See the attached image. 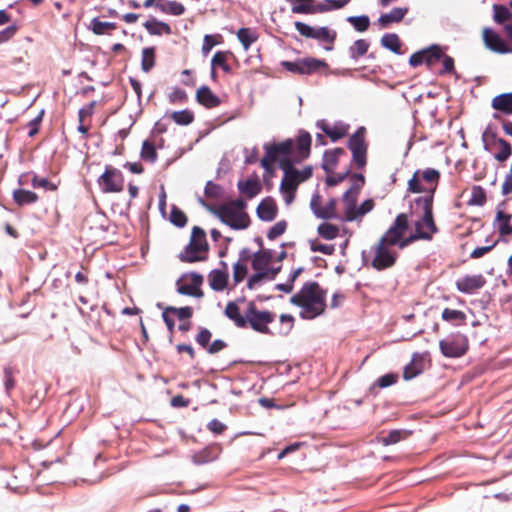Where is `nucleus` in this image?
Listing matches in <instances>:
<instances>
[{
    "label": "nucleus",
    "instance_id": "1",
    "mask_svg": "<svg viewBox=\"0 0 512 512\" xmlns=\"http://www.w3.org/2000/svg\"><path fill=\"white\" fill-rule=\"evenodd\" d=\"M311 135L300 130L295 139L288 138L279 143L264 144L265 155L261 159V166L270 176H274V164L278 163L280 169H283L284 163L288 165L300 164L306 160L311 153Z\"/></svg>",
    "mask_w": 512,
    "mask_h": 512
},
{
    "label": "nucleus",
    "instance_id": "2",
    "mask_svg": "<svg viewBox=\"0 0 512 512\" xmlns=\"http://www.w3.org/2000/svg\"><path fill=\"white\" fill-rule=\"evenodd\" d=\"M418 204H422V211L416 214L418 219L413 223L414 233L404 237L405 232L409 228V219L406 213L398 214L391 227L387 230L390 237H393V235L398 236V241L394 245L399 249H404L418 240L431 241L433 236L439 231L434 220V213L430 208V201L420 199Z\"/></svg>",
    "mask_w": 512,
    "mask_h": 512
},
{
    "label": "nucleus",
    "instance_id": "3",
    "mask_svg": "<svg viewBox=\"0 0 512 512\" xmlns=\"http://www.w3.org/2000/svg\"><path fill=\"white\" fill-rule=\"evenodd\" d=\"M418 204H422V211L416 214L418 219L413 223L414 233L404 237L405 232L409 228V219L406 213L398 214L391 227L387 230L390 237H393V235L398 236V241L394 245L399 249H404L418 240L431 241L433 236L439 231L434 220V213L430 208V201L420 199Z\"/></svg>",
    "mask_w": 512,
    "mask_h": 512
},
{
    "label": "nucleus",
    "instance_id": "4",
    "mask_svg": "<svg viewBox=\"0 0 512 512\" xmlns=\"http://www.w3.org/2000/svg\"><path fill=\"white\" fill-rule=\"evenodd\" d=\"M327 291L318 282H306L302 288L290 298V303L301 309L299 315L304 320H312L325 313Z\"/></svg>",
    "mask_w": 512,
    "mask_h": 512
},
{
    "label": "nucleus",
    "instance_id": "5",
    "mask_svg": "<svg viewBox=\"0 0 512 512\" xmlns=\"http://www.w3.org/2000/svg\"><path fill=\"white\" fill-rule=\"evenodd\" d=\"M441 178L440 172L435 168H426L416 170L407 183V192L413 194L424 193V196H419L414 200V205H411L413 214L422 211V204H418V200L427 199L430 201V208L433 211L434 194L437 190Z\"/></svg>",
    "mask_w": 512,
    "mask_h": 512
},
{
    "label": "nucleus",
    "instance_id": "6",
    "mask_svg": "<svg viewBox=\"0 0 512 512\" xmlns=\"http://www.w3.org/2000/svg\"><path fill=\"white\" fill-rule=\"evenodd\" d=\"M295 165L296 164L288 165V163H284V167L281 169L283 171V177L280 183V192L286 205L292 204L299 185L310 179L313 175L312 166L308 165L299 170L295 168Z\"/></svg>",
    "mask_w": 512,
    "mask_h": 512
},
{
    "label": "nucleus",
    "instance_id": "7",
    "mask_svg": "<svg viewBox=\"0 0 512 512\" xmlns=\"http://www.w3.org/2000/svg\"><path fill=\"white\" fill-rule=\"evenodd\" d=\"M398 241V236L390 237L386 231L373 247L374 257L371 266L378 270H386L393 267L398 258V252L394 249V245Z\"/></svg>",
    "mask_w": 512,
    "mask_h": 512
},
{
    "label": "nucleus",
    "instance_id": "8",
    "mask_svg": "<svg viewBox=\"0 0 512 512\" xmlns=\"http://www.w3.org/2000/svg\"><path fill=\"white\" fill-rule=\"evenodd\" d=\"M244 209V202L237 200L221 206L217 211V215L223 223L231 228L243 229L249 224V218Z\"/></svg>",
    "mask_w": 512,
    "mask_h": 512
},
{
    "label": "nucleus",
    "instance_id": "9",
    "mask_svg": "<svg viewBox=\"0 0 512 512\" xmlns=\"http://www.w3.org/2000/svg\"><path fill=\"white\" fill-rule=\"evenodd\" d=\"M275 314L269 311H258V332L271 335H287L294 326V317L289 314L280 316L279 324H275L272 328L267 325L273 323Z\"/></svg>",
    "mask_w": 512,
    "mask_h": 512
},
{
    "label": "nucleus",
    "instance_id": "10",
    "mask_svg": "<svg viewBox=\"0 0 512 512\" xmlns=\"http://www.w3.org/2000/svg\"><path fill=\"white\" fill-rule=\"evenodd\" d=\"M207 251L206 235L200 227H193L190 243L180 254L181 261L196 262L204 259L203 254Z\"/></svg>",
    "mask_w": 512,
    "mask_h": 512
},
{
    "label": "nucleus",
    "instance_id": "11",
    "mask_svg": "<svg viewBox=\"0 0 512 512\" xmlns=\"http://www.w3.org/2000/svg\"><path fill=\"white\" fill-rule=\"evenodd\" d=\"M365 134L366 129L359 127L348 141V148L352 152L351 164L355 165L357 169H363L367 164L368 144L365 140Z\"/></svg>",
    "mask_w": 512,
    "mask_h": 512
},
{
    "label": "nucleus",
    "instance_id": "12",
    "mask_svg": "<svg viewBox=\"0 0 512 512\" xmlns=\"http://www.w3.org/2000/svg\"><path fill=\"white\" fill-rule=\"evenodd\" d=\"M441 353L447 358H458L466 354L469 348L468 338L463 334H454L439 341Z\"/></svg>",
    "mask_w": 512,
    "mask_h": 512
},
{
    "label": "nucleus",
    "instance_id": "13",
    "mask_svg": "<svg viewBox=\"0 0 512 512\" xmlns=\"http://www.w3.org/2000/svg\"><path fill=\"white\" fill-rule=\"evenodd\" d=\"M225 315L234 321L238 327H245L247 324L256 330V307L253 302L248 304L245 315H242L240 308L234 302H229L225 309Z\"/></svg>",
    "mask_w": 512,
    "mask_h": 512
},
{
    "label": "nucleus",
    "instance_id": "14",
    "mask_svg": "<svg viewBox=\"0 0 512 512\" xmlns=\"http://www.w3.org/2000/svg\"><path fill=\"white\" fill-rule=\"evenodd\" d=\"M225 315L234 321L238 327H245L247 324L256 330V307L253 302L248 304L245 315H242L240 308L234 302H229L225 309Z\"/></svg>",
    "mask_w": 512,
    "mask_h": 512
},
{
    "label": "nucleus",
    "instance_id": "15",
    "mask_svg": "<svg viewBox=\"0 0 512 512\" xmlns=\"http://www.w3.org/2000/svg\"><path fill=\"white\" fill-rule=\"evenodd\" d=\"M282 66L289 72L301 75H309L328 68L325 61L316 58H304L297 61H284Z\"/></svg>",
    "mask_w": 512,
    "mask_h": 512
},
{
    "label": "nucleus",
    "instance_id": "16",
    "mask_svg": "<svg viewBox=\"0 0 512 512\" xmlns=\"http://www.w3.org/2000/svg\"><path fill=\"white\" fill-rule=\"evenodd\" d=\"M103 193H118L123 190L124 178L120 170L107 166L97 180Z\"/></svg>",
    "mask_w": 512,
    "mask_h": 512
},
{
    "label": "nucleus",
    "instance_id": "17",
    "mask_svg": "<svg viewBox=\"0 0 512 512\" xmlns=\"http://www.w3.org/2000/svg\"><path fill=\"white\" fill-rule=\"evenodd\" d=\"M296 30L306 38L317 39L325 43H333L336 39V32L327 27L313 28L306 23L297 21L295 22Z\"/></svg>",
    "mask_w": 512,
    "mask_h": 512
},
{
    "label": "nucleus",
    "instance_id": "18",
    "mask_svg": "<svg viewBox=\"0 0 512 512\" xmlns=\"http://www.w3.org/2000/svg\"><path fill=\"white\" fill-rule=\"evenodd\" d=\"M249 264L253 269H256V253L251 255L249 250L243 249L240 252L239 259L233 265V281L235 284L246 278Z\"/></svg>",
    "mask_w": 512,
    "mask_h": 512
},
{
    "label": "nucleus",
    "instance_id": "19",
    "mask_svg": "<svg viewBox=\"0 0 512 512\" xmlns=\"http://www.w3.org/2000/svg\"><path fill=\"white\" fill-rule=\"evenodd\" d=\"M482 36L484 44L489 50L499 54L512 52V49L506 44V42L491 28H484Z\"/></svg>",
    "mask_w": 512,
    "mask_h": 512
},
{
    "label": "nucleus",
    "instance_id": "20",
    "mask_svg": "<svg viewBox=\"0 0 512 512\" xmlns=\"http://www.w3.org/2000/svg\"><path fill=\"white\" fill-rule=\"evenodd\" d=\"M458 291L465 294H473L486 285V279L482 274L465 275L455 283Z\"/></svg>",
    "mask_w": 512,
    "mask_h": 512
},
{
    "label": "nucleus",
    "instance_id": "21",
    "mask_svg": "<svg viewBox=\"0 0 512 512\" xmlns=\"http://www.w3.org/2000/svg\"><path fill=\"white\" fill-rule=\"evenodd\" d=\"M512 214L505 212L502 209H497L495 219L493 221V226L499 233V236L504 240L508 241L507 238L512 235Z\"/></svg>",
    "mask_w": 512,
    "mask_h": 512
},
{
    "label": "nucleus",
    "instance_id": "22",
    "mask_svg": "<svg viewBox=\"0 0 512 512\" xmlns=\"http://www.w3.org/2000/svg\"><path fill=\"white\" fill-rule=\"evenodd\" d=\"M278 211V205L272 197H266L258 204V218L262 221L271 222L275 220Z\"/></svg>",
    "mask_w": 512,
    "mask_h": 512
},
{
    "label": "nucleus",
    "instance_id": "23",
    "mask_svg": "<svg viewBox=\"0 0 512 512\" xmlns=\"http://www.w3.org/2000/svg\"><path fill=\"white\" fill-rule=\"evenodd\" d=\"M317 127H319L334 142L346 136L349 128L348 125L342 123L330 125L325 120L318 121Z\"/></svg>",
    "mask_w": 512,
    "mask_h": 512
},
{
    "label": "nucleus",
    "instance_id": "24",
    "mask_svg": "<svg viewBox=\"0 0 512 512\" xmlns=\"http://www.w3.org/2000/svg\"><path fill=\"white\" fill-rule=\"evenodd\" d=\"M424 371V359L419 354H414L412 360L407 364L403 371V378L405 380H411Z\"/></svg>",
    "mask_w": 512,
    "mask_h": 512
},
{
    "label": "nucleus",
    "instance_id": "25",
    "mask_svg": "<svg viewBox=\"0 0 512 512\" xmlns=\"http://www.w3.org/2000/svg\"><path fill=\"white\" fill-rule=\"evenodd\" d=\"M344 154L345 150L340 147L325 151L322 163V168L324 171L328 174L332 173L338 164L340 156Z\"/></svg>",
    "mask_w": 512,
    "mask_h": 512
},
{
    "label": "nucleus",
    "instance_id": "26",
    "mask_svg": "<svg viewBox=\"0 0 512 512\" xmlns=\"http://www.w3.org/2000/svg\"><path fill=\"white\" fill-rule=\"evenodd\" d=\"M196 98L200 104L207 108H213L220 104L219 97L207 86H202L197 90Z\"/></svg>",
    "mask_w": 512,
    "mask_h": 512
},
{
    "label": "nucleus",
    "instance_id": "27",
    "mask_svg": "<svg viewBox=\"0 0 512 512\" xmlns=\"http://www.w3.org/2000/svg\"><path fill=\"white\" fill-rule=\"evenodd\" d=\"M408 12V8L396 7L389 13L382 14L378 20L381 27H387L391 23L402 21Z\"/></svg>",
    "mask_w": 512,
    "mask_h": 512
},
{
    "label": "nucleus",
    "instance_id": "28",
    "mask_svg": "<svg viewBox=\"0 0 512 512\" xmlns=\"http://www.w3.org/2000/svg\"><path fill=\"white\" fill-rule=\"evenodd\" d=\"M143 26L151 35L160 36L163 34L170 35L172 33L171 27L167 23L159 21L156 18L147 20Z\"/></svg>",
    "mask_w": 512,
    "mask_h": 512
},
{
    "label": "nucleus",
    "instance_id": "29",
    "mask_svg": "<svg viewBox=\"0 0 512 512\" xmlns=\"http://www.w3.org/2000/svg\"><path fill=\"white\" fill-rule=\"evenodd\" d=\"M492 107L505 114H512V92L500 94L492 99Z\"/></svg>",
    "mask_w": 512,
    "mask_h": 512
},
{
    "label": "nucleus",
    "instance_id": "30",
    "mask_svg": "<svg viewBox=\"0 0 512 512\" xmlns=\"http://www.w3.org/2000/svg\"><path fill=\"white\" fill-rule=\"evenodd\" d=\"M193 282L191 284H181L178 286V292L182 295L201 297L202 292L199 289V285L202 282V277L198 274H192Z\"/></svg>",
    "mask_w": 512,
    "mask_h": 512
},
{
    "label": "nucleus",
    "instance_id": "31",
    "mask_svg": "<svg viewBox=\"0 0 512 512\" xmlns=\"http://www.w3.org/2000/svg\"><path fill=\"white\" fill-rule=\"evenodd\" d=\"M357 195H352L351 192H345L343 195V203L345 205V221H354L356 220L355 211L357 209Z\"/></svg>",
    "mask_w": 512,
    "mask_h": 512
},
{
    "label": "nucleus",
    "instance_id": "32",
    "mask_svg": "<svg viewBox=\"0 0 512 512\" xmlns=\"http://www.w3.org/2000/svg\"><path fill=\"white\" fill-rule=\"evenodd\" d=\"M350 0H326L323 3L312 2L313 14L323 13L330 10H336L344 7Z\"/></svg>",
    "mask_w": 512,
    "mask_h": 512
},
{
    "label": "nucleus",
    "instance_id": "33",
    "mask_svg": "<svg viewBox=\"0 0 512 512\" xmlns=\"http://www.w3.org/2000/svg\"><path fill=\"white\" fill-rule=\"evenodd\" d=\"M228 281V274L225 271L213 270L209 274L210 287L215 291H222L225 289Z\"/></svg>",
    "mask_w": 512,
    "mask_h": 512
},
{
    "label": "nucleus",
    "instance_id": "34",
    "mask_svg": "<svg viewBox=\"0 0 512 512\" xmlns=\"http://www.w3.org/2000/svg\"><path fill=\"white\" fill-rule=\"evenodd\" d=\"M494 145L498 147V151L494 154V158L498 162H505L512 154L510 143L503 138H495Z\"/></svg>",
    "mask_w": 512,
    "mask_h": 512
},
{
    "label": "nucleus",
    "instance_id": "35",
    "mask_svg": "<svg viewBox=\"0 0 512 512\" xmlns=\"http://www.w3.org/2000/svg\"><path fill=\"white\" fill-rule=\"evenodd\" d=\"M411 435V431L403 430V429H397V430H391L387 436H384L381 438V443L384 446H389L393 444H397L401 440H404L408 438Z\"/></svg>",
    "mask_w": 512,
    "mask_h": 512
},
{
    "label": "nucleus",
    "instance_id": "36",
    "mask_svg": "<svg viewBox=\"0 0 512 512\" xmlns=\"http://www.w3.org/2000/svg\"><path fill=\"white\" fill-rule=\"evenodd\" d=\"M493 20L497 24H504L512 22V12L509 8L501 4L493 5Z\"/></svg>",
    "mask_w": 512,
    "mask_h": 512
},
{
    "label": "nucleus",
    "instance_id": "37",
    "mask_svg": "<svg viewBox=\"0 0 512 512\" xmlns=\"http://www.w3.org/2000/svg\"><path fill=\"white\" fill-rule=\"evenodd\" d=\"M381 45L390 51L401 54V41L397 34L387 33L381 38Z\"/></svg>",
    "mask_w": 512,
    "mask_h": 512
},
{
    "label": "nucleus",
    "instance_id": "38",
    "mask_svg": "<svg viewBox=\"0 0 512 512\" xmlns=\"http://www.w3.org/2000/svg\"><path fill=\"white\" fill-rule=\"evenodd\" d=\"M441 317L444 321L453 324H464L467 319V316L463 311L451 308H445L442 311Z\"/></svg>",
    "mask_w": 512,
    "mask_h": 512
},
{
    "label": "nucleus",
    "instance_id": "39",
    "mask_svg": "<svg viewBox=\"0 0 512 512\" xmlns=\"http://www.w3.org/2000/svg\"><path fill=\"white\" fill-rule=\"evenodd\" d=\"M13 198L18 205L23 206L36 202L38 196L32 191L17 189L13 192Z\"/></svg>",
    "mask_w": 512,
    "mask_h": 512
},
{
    "label": "nucleus",
    "instance_id": "40",
    "mask_svg": "<svg viewBox=\"0 0 512 512\" xmlns=\"http://www.w3.org/2000/svg\"><path fill=\"white\" fill-rule=\"evenodd\" d=\"M291 11L295 14H313L312 2L315 0H288Z\"/></svg>",
    "mask_w": 512,
    "mask_h": 512
},
{
    "label": "nucleus",
    "instance_id": "41",
    "mask_svg": "<svg viewBox=\"0 0 512 512\" xmlns=\"http://www.w3.org/2000/svg\"><path fill=\"white\" fill-rule=\"evenodd\" d=\"M159 10L166 14L180 16L185 12V7L180 2L165 0L163 4H159Z\"/></svg>",
    "mask_w": 512,
    "mask_h": 512
},
{
    "label": "nucleus",
    "instance_id": "42",
    "mask_svg": "<svg viewBox=\"0 0 512 512\" xmlns=\"http://www.w3.org/2000/svg\"><path fill=\"white\" fill-rule=\"evenodd\" d=\"M155 65L154 47H146L142 50L141 67L144 72H149Z\"/></svg>",
    "mask_w": 512,
    "mask_h": 512
},
{
    "label": "nucleus",
    "instance_id": "43",
    "mask_svg": "<svg viewBox=\"0 0 512 512\" xmlns=\"http://www.w3.org/2000/svg\"><path fill=\"white\" fill-rule=\"evenodd\" d=\"M369 48V42L365 39H358L354 42V44L350 47L349 52L351 58L354 60L359 59L361 56L365 55Z\"/></svg>",
    "mask_w": 512,
    "mask_h": 512
},
{
    "label": "nucleus",
    "instance_id": "44",
    "mask_svg": "<svg viewBox=\"0 0 512 512\" xmlns=\"http://www.w3.org/2000/svg\"><path fill=\"white\" fill-rule=\"evenodd\" d=\"M116 28V24L112 22L101 21L98 18H93L91 21V29L97 35H103L109 30Z\"/></svg>",
    "mask_w": 512,
    "mask_h": 512
},
{
    "label": "nucleus",
    "instance_id": "45",
    "mask_svg": "<svg viewBox=\"0 0 512 512\" xmlns=\"http://www.w3.org/2000/svg\"><path fill=\"white\" fill-rule=\"evenodd\" d=\"M237 38L245 51H247L251 44L256 40L255 34L248 28L239 29L237 32Z\"/></svg>",
    "mask_w": 512,
    "mask_h": 512
},
{
    "label": "nucleus",
    "instance_id": "46",
    "mask_svg": "<svg viewBox=\"0 0 512 512\" xmlns=\"http://www.w3.org/2000/svg\"><path fill=\"white\" fill-rule=\"evenodd\" d=\"M318 233L327 240H332L338 236L339 228L330 223H322L318 226Z\"/></svg>",
    "mask_w": 512,
    "mask_h": 512
},
{
    "label": "nucleus",
    "instance_id": "47",
    "mask_svg": "<svg viewBox=\"0 0 512 512\" xmlns=\"http://www.w3.org/2000/svg\"><path fill=\"white\" fill-rule=\"evenodd\" d=\"M216 67H221L224 71H229V66L226 63V54L224 52H216L211 60V75L215 77Z\"/></svg>",
    "mask_w": 512,
    "mask_h": 512
},
{
    "label": "nucleus",
    "instance_id": "48",
    "mask_svg": "<svg viewBox=\"0 0 512 512\" xmlns=\"http://www.w3.org/2000/svg\"><path fill=\"white\" fill-rule=\"evenodd\" d=\"M263 259L264 253L262 251H258V282L263 279H273L279 271V268L269 271L266 270L264 267H262Z\"/></svg>",
    "mask_w": 512,
    "mask_h": 512
},
{
    "label": "nucleus",
    "instance_id": "49",
    "mask_svg": "<svg viewBox=\"0 0 512 512\" xmlns=\"http://www.w3.org/2000/svg\"><path fill=\"white\" fill-rule=\"evenodd\" d=\"M486 203V192L481 186H473L471 191L470 205L482 206Z\"/></svg>",
    "mask_w": 512,
    "mask_h": 512
},
{
    "label": "nucleus",
    "instance_id": "50",
    "mask_svg": "<svg viewBox=\"0 0 512 512\" xmlns=\"http://www.w3.org/2000/svg\"><path fill=\"white\" fill-rule=\"evenodd\" d=\"M238 188L241 194L252 198L256 195V179L249 178L245 181H239Z\"/></svg>",
    "mask_w": 512,
    "mask_h": 512
},
{
    "label": "nucleus",
    "instance_id": "51",
    "mask_svg": "<svg viewBox=\"0 0 512 512\" xmlns=\"http://www.w3.org/2000/svg\"><path fill=\"white\" fill-rule=\"evenodd\" d=\"M425 53L424 63L431 67L436 64L443 56L442 51L439 47L433 46L430 49L423 50Z\"/></svg>",
    "mask_w": 512,
    "mask_h": 512
},
{
    "label": "nucleus",
    "instance_id": "52",
    "mask_svg": "<svg viewBox=\"0 0 512 512\" xmlns=\"http://www.w3.org/2000/svg\"><path fill=\"white\" fill-rule=\"evenodd\" d=\"M347 21L352 24V26L358 32H364L369 28L370 20L368 16H350Z\"/></svg>",
    "mask_w": 512,
    "mask_h": 512
},
{
    "label": "nucleus",
    "instance_id": "53",
    "mask_svg": "<svg viewBox=\"0 0 512 512\" xmlns=\"http://www.w3.org/2000/svg\"><path fill=\"white\" fill-rule=\"evenodd\" d=\"M171 118L178 125H189L194 119V115L189 110L175 111L172 113Z\"/></svg>",
    "mask_w": 512,
    "mask_h": 512
},
{
    "label": "nucleus",
    "instance_id": "54",
    "mask_svg": "<svg viewBox=\"0 0 512 512\" xmlns=\"http://www.w3.org/2000/svg\"><path fill=\"white\" fill-rule=\"evenodd\" d=\"M337 200L332 198L329 202L322 208L321 213L318 214V218L321 219H335L337 218L336 212Z\"/></svg>",
    "mask_w": 512,
    "mask_h": 512
},
{
    "label": "nucleus",
    "instance_id": "55",
    "mask_svg": "<svg viewBox=\"0 0 512 512\" xmlns=\"http://www.w3.org/2000/svg\"><path fill=\"white\" fill-rule=\"evenodd\" d=\"M352 182L350 188L346 192H351L352 195H359L361 188L365 184V177L363 174L354 173L350 176Z\"/></svg>",
    "mask_w": 512,
    "mask_h": 512
},
{
    "label": "nucleus",
    "instance_id": "56",
    "mask_svg": "<svg viewBox=\"0 0 512 512\" xmlns=\"http://www.w3.org/2000/svg\"><path fill=\"white\" fill-rule=\"evenodd\" d=\"M287 229V222L285 220H280L275 223L272 227L269 228L267 232V238L269 240H275L285 233Z\"/></svg>",
    "mask_w": 512,
    "mask_h": 512
},
{
    "label": "nucleus",
    "instance_id": "57",
    "mask_svg": "<svg viewBox=\"0 0 512 512\" xmlns=\"http://www.w3.org/2000/svg\"><path fill=\"white\" fill-rule=\"evenodd\" d=\"M31 185L33 188H42L48 191H54L57 189V186L50 182L47 178L38 177L37 175H33Z\"/></svg>",
    "mask_w": 512,
    "mask_h": 512
},
{
    "label": "nucleus",
    "instance_id": "58",
    "mask_svg": "<svg viewBox=\"0 0 512 512\" xmlns=\"http://www.w3.org/2000/svg\"><path fill=\"white\" fill-rule=\"evenodd\" d=\"M141 157H142V159L149 161V162H154L157 159V153H156L155 147L149 141L143 142L142 149H141Z\"/></svg>",
    "mask_w": 512,
    "mask_h": 512
},
{
    "label": "nucleus",
    "instance_id": "59",
    "mask_svg": "<svg viewBox=\"0 0 512 512\" xmlns=\"http://www.w3.org/2000/svg\"><path fill=\"white\" fill-rule=\"evenodd\" d=\"M398 374L396 373H388L383 376H380L376 382L375 385L379 388H386L391 385H394L398 381Z\"/></svg>",
    "mask_w": 512,
    "mask_h": 512
},
{
    "label": "nucleus",
    "instance_id": "60",
    "mask_svg": "<svg viewBox=\"0 0 512 512\" xmlns=\"http://www.w3.org/2000/svg\"><path fill=\"white\" fill-rule=\"evenodd\" d=\"M170 221L177 227H183L187 222V217L180 209L173 207L170 213Z\"/></svg>",
    "mask_w": 512,
    "mask_h": 512
},
{
    "label": "nucleus",
    "instance_id": "61",
    "mask_svg": "<svg viewBox=\"0 0 512 512\" xmlns=\"http://www.w3.org/2000/svg\"><path fill=\"white\" fill-rule=\"evenodd\" d=\"M43 115H44V110H41L39 112V114L28 123V127H29L28 136L29 137H33L34 135H36L38 133L39 125L42 121Z\"/></svg>",
    "mask_w": 512,
    "mask_h": 512
},
{
    "label": "nucleus",
    "instance_id": "62",
    "mask_svg": "<svg viewBox=\"0 0 512 512\" xmlns=\"http://www.w3.org/2000/svg\"><path fill=\"white\" fill-rule=\"evenodd\" d=\"M215 458H216V455H210V450L209 449H204L200 453L195 454L193 456V462L195 464L199 465V464H204V463H207L209 461H212Z\"/></svg>",
    "mask_w": 512,
    "mask_h": 512
},
{
    "label": "nucleus",
    "instance_id": "63",
    "mask_svg": "<svg viewBox=\"0 0 512 512\" xmlns=\"http://www.w3.org/2000/svg\"><path fill=\"white\" fill-rule=\"evenodd\" d=\"M373 207L374 201L372 199L365 200L359 207H357L355 211L356 219L370 212L373 209Z\"/></svg>",
    "mask_w": 512,
    "mask_h": 512
},
{
    "label": "nucleus",
    "instance_id": "64",
    "mask_svg": "<svg viewBox=\"0 0 512 512\" xmlns=\"http://www.w3.org/2000/svg\"><path fill=\"white\" fill-rule=\"evenodd\" d=\"M4 386L7 393H9L15 387V380L13 378V372L11 368H5L4 370Z\"/></svg>",
    "mask_w": 512,
    "mask_h": 512
}]
</instances>
